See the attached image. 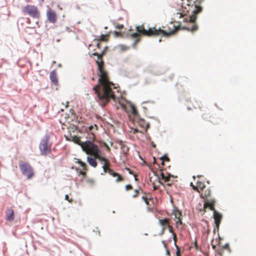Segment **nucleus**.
<instances>
[{
  "instance_id": "1",
  "label": "nucleus",
  "mask_w": 256,
  "mask_h": 256,
  "mask_svg": "<svg viewBox=\"0 0 256 256\" xmlns=\"http://www.w3.org/2000/svg\"><path fill=\"white\" fill-rule=\"evenodd\" d=\"M93 42L96 44V48L94 49V52L90 55L97 56L96 64L98 65V84L93 87V90L96 94L98 102L102 106H105L110 100H115V96L112 90V88H115L114 84L110 81L108 74L104 68V62L102 57L105 54L107 46H106L102 52L98 54L96 49L100 48V42L94 40Z\"/></svg>"
},
{
  "instance_id": "2",
  "label": "nucleus",
  "mask_w": 256,
  "mask_h": 256,
  "mask_svg": "<svg viewBox=\"0 0 256 256\" xmlns=\"http://www.w3.org/2000/svg\"><path fill=\"white\" fill-rule=\"evenodd\" d=\"M202 0H182V12L180 14V17L188 15V18H184V21H188L186 26H183L182 29L194 32L198 30V26L195 23L197 15L201 13L203 8L201 5Z\"/></svg>"
},
{
  "instance_id": "3",
  "label": "nucleus",
  "mask_w": 256,
  "mask_h": 256,
  "mask_svg": "<svg viewBox=\"0 0 256 256\" xmlns=\"http://www.w3.org/2000/svg\"><path fill=\"white\" fill-rule=\"evenodd\" d=\"M172 30L170 31H166L162 30L160 28L156 29V28H150L148 30L144 28V26L143 24L138 26L136 27V32L130 33L128 36L131 38H136L133 44V46L136 48L137 44L140 41V35L146 36H156L162 34L164 36H169L174 34L180 28L179 27H176L174 26L171 24Z\"/></svg>"
},
{
  "instance_id": "4",
  "label": "nucleus",
  "mask_w": 256,
  "mask_h": 256,
  "mask_svg": "<svg viewBox=\"0 0 256 256\" xmlns=\"http://www.w3.org/2000/svg\"><path fill=\"white\" fill-rule=\"evenodd\" d=\"M84 146V152L88 154L94 156L100 162H105L108 160L100 156L101 151L98 146L93 142H88Z\"/></svg>"
},
{
  "instance_id": "5",
  "label": "nucleus",
  "mask_w": 256,
  "mask_h": 256,
  "mask_svg": "<svg viewBox=\"0 0 256 256\" xmlns=\"http://www.w3.org/2000/svg\"><path fill=\"white\" fill-rule=\"evenodd\" d=\"M216 203V200L214 199H210L204 201V204L203 208L204 210V212H206V209L208 208L210 210L214 211V222L216 224V226L218 230L219 228L220 224L221 222V220L222 218V216L218 213L216 210L214 209V204Z\"/></svg>"
},
{
  "instance_id": "6",
  "label": "nucleus",
  "mask_w": 256,
  "mask_h": 256,
  "mask_svg": "<svg viewBox=\"0 0 256 256\" xmlns=\"http://www.w3.org/2000/svg\"><path fill=\"white\" fill-rule=\"evenodd\" d=\"M22 12L30 16L32 18L39 19L40 13L37 6L34 5L28 4L24 6L22 8Z\"/></svg>"
},
{
  "instance_id": "7",
  "label": "nucleus",
  "mask_w": 256,
  "mask_h": 256,
  "mask_svg": "<svg viewBox=\"0 0 256 256\" xmlns=\"http://www.w3.org/2000/svg\"><path fill=\"white\" fill-rule=\"evenodd\" d=\"M19 168L22 173L26 176L28 180L31 179L34 176V172L32 166L28 162L20 161Z\"/></svg>"
},
{
  "instance_id": "8",
  "label": "nucleus",
  "mask_w": 256,
  "mask_h": 256,
  "mask_svg": "<svg viewBox=\"0 0 256 256\" xmlns=\"http://www.w3.org/2000/svg\"><path fill=\"white\" fill-rule=\"evenodd\" d=\"M51 144L49 142V137L46 136L40 144L39 148L41 155L46 156L51 152Z\"/></svg>"
},
{
  "instance_id": "9",
  "label": "nucleus",
  "mask_w": 256,
  "mask_h": 256,
  "mask_svg": "<svg viewBox=\"0 0 256 256\" xmlns=\"http://www.w3.org/2000/svg\"><path fill=\"white\" fill-rule=\"evenodd\" d=\"M136 123L140 129H138V128L134 129V134H136L137 132L144 133V132H146L148 128H149V124L143 119H140Z\"/></svg>"
},
{
  "instance_id": "10",
  "label": "nucleus",
  "mask_w": 256,
  "mask_h": 256,
  "mask_svg": "<svg viewBox=\"0 0 256 256\" xmlns=\"http://www.w3.org/2000/svg\"><path fill=\"white\" fill-rule=\"evenodd\" d=\"M190 185L194 190L197 191L199 193H200L201 191H203L206 189L204 183L199 180H196V186H194L192 182H191Z\"/></svg>"
},
{
  "instance_id": "11",
  "label": "nucleus",
  "mask_w": 256,
  "mask_h": 256,
  "mask_svg": "<svg viewBox=\"0 0 256 256\" xmlns=\"http://www.w3.org/2000/svg\"><path fill=\"white\" fill-rule=\"evenodd\" d=\"M46 16L50 22L52 24L56 22L57 20V16L54 10L49 9L46 12Z\"/></svg>"
},
{
  "instance_id": "12",
  "label": "nucleus",
  "mask_w": 256,
  "mask_h": 256,
  "mask_svg": "<svg viewBox=\"0 0 256 256\" xmlns=\"http://www.w3.org/2000/svg\"><path fill=\"white\" fill-rule=\"evenodd\" d=\"M160 177L158 176V178L159 180V182H160V180L164 181V182H167V185L168 186H170L172 184V181L170 180V178H174V176L170 174H168L167 176L165 175V174L163 172H160ZM160 183H162L160 182Z\"/></svg>"
},
{
  "instance_id": "13",
  "label": "nucleus",
  "mask_w": 256,
  "mask_h": 256,
  "mask_svg": "<svg viewBox=\"0 0 256 256\" xmlns=\"http://www.w3.org/2000/svg\"><path fill=\"white\" fill-rule=\"evenodd\" d=\"M50 78L52 83L56 86H58V81L56 70H53L50 72Z\"/></svg>"
},
{
  "instance_id": "14",
  "label": "nucleus",
  "mask_w": 256,
  "mask_h": 256,
  "mask_svg": "<svg viewBox=\"0 0 256 256\" xmlns=\"http://www.w3.org/2000/svg\"><path fill=\"white\" fill-rule=\"evenodd\" d=\"M72 140L76 144L80 146L81 148H82L83 151H84V146H86V143L88 142H92L90 141L87 140L85 142H82L80 141V138L79 137H78L76 136H74L72 137Z\"/></svg>"
},
{
  "instance_id": "15",
  "label": "nucleus",
  "mask_w": 256,
  "mask_h": 256,
  "mask_svg": "<svg viewBox=\"0 0 256 256\" xmlns=\"http://www.w3.org/2000/svg\"><path fill=\"white\" fill-rule=\"evenodd\" d=\"M14 211L11 208L8 209L6 212V220L9 222L14 220Z\"/></svg>"
},
{
  "instance_id": "16",
  "label": "nucleus",
  "mask_w": 256,
  "mask_h": 256,
  "mask_svg": "<svg viewBox=\"0 0 256 256\" xmlns=\"http://www.w3.org/2000/svg\"><path fill=\"white\" fill-rule=\"evenodd\" d=\"M159 224L162 226V234L164 233V230L170 224V220L168 218L160 219L158 220Z\"/></svg>"
},
{
  "instance_id": "17",
  "label": "nucleus",
  "mask_w": 256,
  "mask_h": 256,
  "mask_svg": "<svg viewBox=\"0 0 256 256\" xmlns=\"http://www.w3.org/2000/svg\"><path fill=\"white\" fill-rule=\"evenodd\" d=\"M173 214L175 218L177 220L176 221V224L178 226L180 224H182V213L180 211L178 210H174L173 212Z\"/></svg>"
},
{
  "instance_id": "18",
  "label": "nucleus",
  "mask_w": 256,
  "mask_h": 256,
  "mask_svg": "<svg viewBox=\"0 0 256 256\" xmlns=\"http://www.w3.org/2000/svg\"><path fill=\"white\" fill-rule=\"evenodd\" d=\"M110 166V162L107 160L105 162H104V165L102 166V168L104 170V172L106 173L108 172L110 174L113 171L112 169H110L109 166Z\"/></svg>"
},
{
  "instance_id": "19",
  "label": "nucleus",
  "mask_w": 256,
  "mask_h": 256,
  "mask_svg": "<svg viewBox=\"0 0 256 256\" xmlns=\"http://www.w3.org/2000/svg\"><path fill=\"white\" fill-rule=\"evenodd\" d=\"M96 159L94 156V158L90 156L87 157L88 162L94 168H96L98 164Z\"/></svg>"
},
{
  "instance_id": "20",
  "label": "nucleus",
  "mask_w": 256,
  "mask_h": 256,
  "mask_svg": "<svg viewBox=\"0 0 256 256\" xmlns=\"http://www.w3.org/2000/svg\"><path fill=\"white\" fill-rule=\"evenodd\" d=\"M200 192V197L204 199L206 198L210 195V190L209 188L204 189Z\"/></svg>"
},
{
  "instance_id": "21",
  "label": "nucleus",
  "mask_w": 256,
  "mask_h": 256,
  "mask_svg": "<svg viewBox=\"0 0 256 256\" xmlns=\"http://www.w3.org/2000/svg\"><path fill=\"white\" fill-rule=\"evenodd\" d=\"M120 144L121 146V150L122 154L124 155H126L129 151V148L128 146L124 144L122 142L120 143Z\"/></svg>"
},
{
  "instance_id": "22",
  "label": "nucleus",
  "mask_w": 256,
  "mask_h": 256,
  "mask_svg": "<svg viewBox=\"0 0 256 256\" xmlns=\"http://www.w3.org/2000/svg\"><path fill=\"white\" fill-rule=\"evenodd\" d=\"M151 198L152 197L149 194H144L142 196V200L148 206H150L149 200H151Z\"/></svg>"
},
{
  "instance_id": "23",
  "label": "nucleus",
  "mask_w": 256,
  "mask_h": 256,
  "mask_svg": "<svg viewBox=\"0 0 256 256\" xmlns=\"http://www.w3.org/2000/svg\"><path fill=\"white\" fill-rule=\"evenodd\" d=\"M108 36L109 34H102L100 36V37L96 39H95V40H98V42H106L108 40Z\"/></svg>"
},
{
  "instance_id": "24",
  "label": "nucleus",
  "mask_w": 256,
  "mask_h": 256,
  "mask_svg": "<svg viewBox=\"0 0 256 256\" xmlns=\"http://www.w3.org/2000/svg\"><path fill=\"white\" fill-rule=\"evenodd\" d=\"M110 174L112 176L114 177L117 178L116 180V182H122L124 180L123 178L120 174H119L118 173L115 172L114 171H112V172L110 173Z\"/></svg>"
},
{
  "instance_id": "25",
  "label": "nucleus",
  "mask_w": 256,
  "mask_h": 256,
  "mask_svg": "<svg viewBox=\"0 0 256 256\" xmlns=\"http://www.w3.org/2000/svg\"><path fill=\"white\" fill-rule=\"evenodd\" d=\"M76 163L80 164L83 170L86 171L88 170L87 166L86 164L82 162L80 160L76 159Z\"/></svg>"
},
{
  "instance_id": "26",
  "label": "nucleus",
  "mask_w": 256,
  "mask_h": 256,
  "mask_svg": "<svg viewBox=\"0 0 256 256\" xmlns=\"http://www.w3.org/2000/svg\"><path fill=\"white\" fill-rule=\"evenodd\" d=\"M202 118L204 120H209V118H211L212 116H210V114L204 113L202 115Z\"/></svg>"
},
{
  "instance_id": "27",
  "label": "nucleus",
  "mask_w": 256,
  "mask_h": 256,
  "mask_svg": "<svg viewBox=\"0 0 256 256\" xmlns=\"http://www.w3.org/2000/svg\"><path fill=\"white\" fill-rule=\"evenodd\" d=\"M140 192H142V191L141 190H135L134 191V194L132 195V197L135 198L138 196V195L140 194Z\"/></svg>"
},
{
  "instance_id": "28",
  "label": "nucleus",
  "mask_w": 256,
  "mask_h": 256,
  "mask_svg": "<svg viewBox=\"0 0 256 256\" xmlns=\"http://www.w3.org/2000/svg\"><path fill=\"white\" fill-rule=\"evenodd\" d=\"M160 159H161V160H162V165L164 164V161H166V162H169L170 161L169 158L167 156H166V155L164 156H162Z\"/></svg>"
},
{
  "instance_id": "29",
  "label": "nucleus",
  "mask_w": 256,
  "mask_h": 256,
  "mask_svg": "<svg viewBox=\"0 0 256 256\" xmlns=\"http://www.w3.org/2000/svg\"><path fill=\"white\" fill-rule=\"evenodd\" d=\"M132 114H133L134 115V116L137 115V114H138V111H137V110H136V108L134 106H132Z\"/></svg>"
},
{
  "instance_id": "30",
  "label": "nucleus",
  "mask_w": 256,
  "mask_h": 256,
  "mask_svg": "<svg viewBox=\"0 0 256 256\" xmlns=\"http://www.w3.org/2000/svg\"><path fill=\"white\" fill-rule=\"evenodd\" d=\"M95 128L96 130H98V126L96 124H94V126H89L88 128V129L90 131H92V130L94 129V128Z\"/></svg>"
},
{
  "instance_id": "31",
  "label": "nucleus",
  "mask_w": 256,
  "mask_h": 256,
  "mask_svg": "<svg viewBox=\"0 0 256 256\" xmlns=\"http://www.w3.org/2000/svg\"><path fill=\"white\" fill-rule=\"evenodd\" d=\"M132 186L130 184H128V185L126 186V189L127 190H132Z\"/></svg>"
},
{
  "instance_id": "32",
  "label": "nucleus",
  "mask_w": 256,
  "mask_h": 256,
  "mask_svg": "<svg viewBox=\"0 0 256 256\" xmlns=\"http://www.w3.org/2000/svg\"><path fill=\"white\" fill-rule=\"evenodd\" d=\"M65 199L70 202H72V198H70L68 194H66L65 196Z\"/></svg>"
},
{
  "instance_id": "33",
  "label": "nucleus",
  "mask_w": 256,
  "mask_h": 256,
  "mask_svg": "<svg viewBox=\"0 0 256 256\" xmlns=\"http://www.w3.org/2000/svg\"><path fill=\"white\" fill-rule=\"evenodd\" d=\"M167 228L168 229V230L170 232H172V234L174 233L173 232V228L171 226H170V224L168 225Z\"/></svg>"
},
{
  "instance_id": "34",
  "label": "nucleus",
  "mask_w": 256,
  "mask_h": 256,
  "mask_svg": "<svg viewBox=\"0 0 256 256\" xmlns=\"http://www.w3.org/2000/svg\"><path fill=\"white\" fill-rule=\"evenodd\" d=\"M123 27H124V26H123L122 24H117V25L116 26V28H118V29H120H120L122 28H123Z\"/></svg>"
},
{
  "instance_id": "35",
  "label": "nucleus",
  "mask_w": 256,
  "mask_h": 256,
  "mask_svg": "<svg viewBox=\"0 0 256 256\" xmlns=\"http://www.w3.org/2000/svg\"><path fill=\"white\" fill-rule=\"evenodd\" d=\"M79 173H80V174L85 176L86 174V171L84 170L83 171H80Z\"/></svg>"
},
{
  "instance_id": "36",
  "label": "nucleus",
  "mask_w": 256,
  "mask_h": 256,
  "mask_svg": "<svg viewBox=\"0 0 256 256\" xmlns=\"http://www.w3.org/2000/svg\"><path fill=\"white\" fill-rule=\"evenodd\" d=\"M176 246L177 248V251H176V256H180V250L178 248V246L176 244Z\"/></svg>"
},
{
  "instance_id": "37",
  "label": "nucleus",
  "mask_w": 256,
  "mask_h": 256,
  "mask_svg": "<svg viewBox=\"0 0 256 256\" xmlns=\"http://www.w3.org/2000/svg\"><path fill=\"white\" fill-rule=\"evenodd\" d=\"M121 48H122V50H128L129 48L128 47L126 46H121Z\"/></svg>"
},
{
  "instance_id": "38",
  "label": "nucleus",
  "mask_w": 256,
  "mask_h": 256,
  "mask_svg": "<svg viewBox=\"0 0 256 256\" xmlns=\"http://www.w3.org/2000/svg\"><path fill=\"white\" fill-rule=\"evenodd\" d=\"M104 146L106 148L107 150L110 152V148L106 144V143L104 144Z\"/></svg>"
},
{
  "instance_id": "39",
  "label": "nucleus",
  "mask_w": 256,
  "mask_h": 256,
  "mask_svg": "<svg viewBox=\"0 0 256 256\" xmlns=\"http://www.w3.org/2000/svg\"><path fill=\"white\" fill-rule=\"evenodd\" d=\"M172 235H173V237H174V240L175 242V244H176V234L175 233H173L172 234Z\"/></svg>"
},
{
  "instance_id": "40",
  "label": "nucleus",
  "mask_w": 256,
  "mask_h": 256,
  "mask_svg": "<svg viewBox=\"0 0 256 256\" xmlns=\"http://www.w3.org/2000/svg\"><path fill=\"white\" fill-rule=\"evenodd\" d=\"M126 170L129 172V173H130V174H132V171L131 170H130V168H126Z\"/></svg>"
},
{
  "instance_id": "41",
  "label": "nucleus",
  "mask_w": 256,
  "mask_h": 256,
  "mask_svg": "<svg viewBox=\"0 0 256 256\" xmlns=\"http://www.w3.org/2000/svg\"><path fill=\"white\" fill-rule=\"evenodd\" d=\"M229 246H228V244H225V246H224V248H228Z\"/></svg>"
},
{
  "instance_id": "42",
  "label": "nucleus",
  "mask_w": 256,
  "mask_h": 256,
  "mask_svg": "<svg viewBox=\"0 0 256 256\" xmlns=\"http://www.w3.org/2000/svg\"><path fill=\"white\" fill-rule=\"evenodd\" d=\"M196 102L197 104H198V107L200 108V105L198 104V102Z\"/></svg>"
},
{
  "instance_id": "43",
  "label": "nucleus",
  "mask_w": 256,
  "mask_h": 256,
  "mask_svg": "<svg viewBox=\"0 0 256 256\" xmlns=\"http://www.w3.org/2000/svg\"><path fill=\"white\" fill-rule=\"evenodd\" d=\"M188 110H192V108H190L189 106H188Z\"/></svg>"
},
{
  "instance_id": "44",
  "label": "nucleus",
  "mask_w": 256,
  "mask_h": 256,
  "mask_svg": "<svg viewBox=\"0 0 256 256\" xmlns=\"http://www.w3.org/2000/svg\"><path fill=\"white\" fill-rule=\"evenodd\" d=\"M93 46V44H90L89 46V47L90 48L91 46Z\"/></svg>"
},
{
  "instance_id": "45",
  "label": "nucleus",
  "mask_w": 256,
  "mask_h": 256,
  "mask_svg": "<svg viewBox=\"0 0 256 256\" xmlns=\"http://www.w3.org/2000/svg\"><path fill=\"white\" fill-rule=\"evenodd\" d=\"M166 254H170V252H169V251H168V250H167Z\"/></svg>"
},
{
  "instance_id": "46",
  "label": "nucleus",
  "mask_w": 256,
  "mask_h": 256,
  "mask_svg": "<svg viewBox=\"0 0 256 256\" xmlns=\"http://www.w3.org/2000/svg\"><path fill=\"white\" fill-rule=\"evenodd\" d=\"M92 80H95V78H92Z\"/></svg>"
},
{
  "instance_id": "47",
  "label": "nucleus",
  "mask_w": 256,
  "mask_h": 256,
  "mask_svg": "<svg viewBox=\"0 0 256 256\" xmlns=\"http://www.w3.org/2000/svg\"><path fill=\"white\" fill-rule=\"evenodd\" d=\"M193 178H194V180H196V176H193Z\"/></svg>"
},
{
  "instance_id": "48",
  "label": "nucleus",
  "mask_w": 256,
  "mask_h": 256,
  "mask_svg": "<svg viewBox=\"0 0 256 256\" xmlns=\"http://www.w3.org/2000/svg\"><path fill=\"white\" fill-rule=\"evenodd\" d=\"M193 108H196V106H193Z\"/></svg>"
},
{
  "instance_id": "49",
  "label": "nucleus",
  "mask_w": 256,
  "mask_h": 256,
  "mask_svg": "<svg viewBox=\"0 0 256 256\" xmlns=\"http://www.w3.org/2000/svg\"><path fill=\"white\" fill-rule=\"evenodd\" d=\"M163 242V243L164 244V247H166V244L164 243V242Z\"/></svg>"
},
{
  "instance_id": "50",
  "label": "nucleus",
  "mask_w": 256,
  "mask_h": 256,
  "mask_svg": "<svg viewBox=\"0 0 256 256\" xmlns=\"http://www.w3.org/2000/svg\"><path fill=\"white\" fill-rule=\"evenodd\" d=\"M152 146H154V147H156V145L154 144L152 145Z\"/></svg>"
},
{
  "instance_id": "51",
  "label": "nucleus",
  "mask_w": 256,
  "mask_h": 256,
  "mask_svg": "<svg viewBox=\"0 0 256 256\" xmlns=\"http://www.w3.org/2000/svg\"><path fill=\"white\" fill-rule=\"evenodd\" d=\"M203 1V0H202V2Z\"/></svg>"
}]
</instances>
